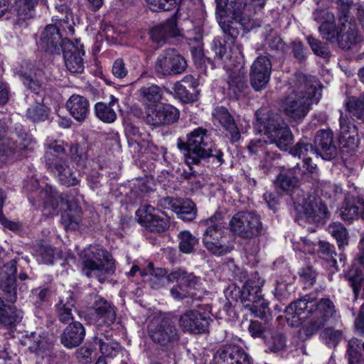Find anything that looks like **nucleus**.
<instances>
[{
    "mask_svg": "<svg viewBox=\"0 0 364 364\" xmlns=\"http://www.w3.org/2000/svg\"><path fill=\"white\" fill-rule=\"evenodd\" d=\"M173 90L176 97L183 102H191L197 100L198 92L196 90L189 88L186 85L176 82L174 85Z\"/></svg>",
    "mask_w": 364,
    "mask_h": 364,
    "instance_id": "44",
    "label": "nucleus"
},
{
    "mask_svg": "<svg viewBox=\"0 0 364 364\" xmlns=\"http://www.w3.org/2000/svg\"><path fill=\"white\" fill-rule=\"evenodd\" d=\"M178 323L183 332L200 334L208 331L209 318L198 311L189 310L181 315Z\"/></svg>",
    "mask_w": 364,
    "mask_h": 364,
    "instance_id": "17",
    "label": "nucleus"
},
{
    "mask_svg": "<svg viewBox=\"0 0 364 364\" xmlns=\"http://www.w3.org/2000/svg\"><path fill=\"white\" fill-rule=\"evenodd\" d=\"M272 63L264 55L257 57L251 66L250 82L256 91L266 87L270 79Z\"/></svg>",
    "mask_w": 364,
    "mask_h": 364,
    "instance_id": "16",
    "label": "nucleus"
},
{
    "mask_svg": "<svg viewBox=\"0 0 364 364\" xmlns=\"http://www.w3.org/2000/svg\"><path fill=\"white\" fill-rule=\"evenodd\" d=\"M160 127L173 124L179 119V112L168 104L160 105Z\"/></svg>",
    "mask_w": 364,
    "mask_h": 364,
    "instance_id": "39",
    "label": "nucleus"
},
{
    "mask_svg": "<svg viewBox=\"0 0 364 364\" xmlns=\"http://www.w3.org/2000/svg\"><path fill=\"white\" fill-rule=\"evenodd\" d=\"M82 272L88 278L103 283L115 271L114 262L109 252L100 245H93L81 252Z\"/></svg>",
    "mask_w": 364,
    "mask_h": 364,
    "instance_id": "3",
    "label": "nucleus"
},
{
    "mask_svg": "<svg viewBox=\"0 0 364 364\" xmlns=\"http://www.w3.org/2000/svg\"><path fill=\"white\" fill-rule=\"evenodd\" d=\"M290 153L294 156L303 157V159L314 154L316 155L315 147H314L313 144L310 143L306 137L301 139L297 142L291 149Z\"/></svg>",
    "mask_w": 364,
    "mask_h": 364,
    "instance_id": "41",
    "label": "nucleus"
},
{
    "mask_svg": "<svg viewBox=\"0 0 364 364\" xmlns=\"http://www.w3.org/2000/svg\"><path fill=\"white\" fill-rule=\"evenodd\" d=\"M339 122V140L341 144L343 146L348 147L352 151L355 150L359 143L357 127L350 123L346 116H343L342 112H341Z\"/></svg>",
    "mask_w": 364,
    "mask_h": 364,
    "instance_id": "24",
    "label": "nucleus"
},
{
    "mask_svg": "<svg viewBox=\"0 0 364 364\" xmlns=\"http://www.w3.org/2000/svg\"><path fill=\"white\" fill-rule=\"evenodd\" d=\"M187 68V62L183 56L174 48L164 50L155 62V72L164 77L179 75Z\"/></svg>",
    "mask_w": 364,
    "mask_h": 364,
    "instance_id": "11",
    "label": "nucleus"
},
{
    "mask_svg": "<svg viewBox=\"0 0 364 364\" xmlns=\"http://www.w3.org/2000/svg\"><path fill=\"white\" fill-rule=\"evenodd\" d=\"M293 199L295 210L299 213H303L309 222L319 223L329 217L327 206L319 197L304 194L302 191H297L296 198Z\"/></svg>",
    "mask_w": 364,
    "mask_h": 364,
    "instance_id": "9",
    "label": "nucleus"
},
{
    "mask_svg": "<svg viewBox=\"0 0 364 364\" xmlns=\"http://www.w3.org/2000/svg\"><path fill=\"white\" fill-rule=\"evenodd\" d=\"M65 40L63 38L60 28L55 25H47L41 33L40 45L46 53L50 55H60L65 47Z\"/></svg>",
    "mask_w": 364,
    "mask_h": 364,
    "instance_id": "14",
    "label": "nucleus"
},
{
    "mask_svg": "<svg viewBox=\"0 0 364 364\" xmlns=\"http://www.w3.org/2000/svg\"><path fill=\"white\" fill-rule=\"evenodd\" d=\"M55 21H58L59 24L60 30L67 32L70 35H73L75 32V29L73 27V18L71 11H69L68 14H65L64 15L60 16L56 15L55 16Z\"/></svg>",
    "mask_w": 364,
    "mask_h": 364,
    "instance_id": "60",
    "label": "nucleus"
},
{
    "mask_svg": "<svg viewBox=\"0 0 364 364\" xmlns=\"http://www.w3.org/2000/svg\"><path fill=\"white\" fill-rule=\"evenodd\" d=\"M66 108L75 120L81 122L87 117L90 103L84 96L73 95L66 102Z\"/></svg>",
    "mask_w": 364,
    "mask_h": 364,
    "instance_id": "28",
    "label": "nucleus"
},
{
    "mask_svg": "<svg viewBox=\"0 0 364 364\" xmlns=\"http://www.w3.org/2000/svg\"><path fill=\"white\" fill-rule=\"evenodd\" d=\"M345 105L350 114L364 122V92L358 97H348Z\"/></svg>",
    "mask_w": 364,
    "mask_h": 364,
    "instance_id": "37",
    "label": "nucleus"
},
{
    "mask_svg": "<svg viewBox=\"0 0 364 364\" xmlns=\"http://www.w3.org/2000/svg\"><path fill=\"white\" fill-rule=\"evenodd\" d=\"M346 277L353 288L355 296L357 297L360 292V284L364 281V268L355 261Z\"/></svg>",
    "mask_w": 364,
    "mask_h": 364,
    "instance_id": "36",
    "label": "nucleus"
},
{
    "mask_svg": "<svg viewBox=\"0 0 364 364\" xmlns=\"http://www.w3.org/2000/svg\"><path fill=\"white\" fill-rule=\"evenodd\" d=\"M288 324L299 326L301 321L306 319V332L313 335L331 322L337 314L336 306L328 298H322L317 302H309L306 298L291 303L285 309Z\"/></svg>",
    "mask_w": 364,
    "mask_h": 364,
    "instance_id": "1",
    "label": "nucleus"
},
{
    "mask_svg": "<svg viewBox=\"0 0 364 364\" xmlns=\"http://www.w3.org/2000/svg\"><path fill=\"white\" fill-rule=\"evenodd\" d=\"M35 256L40 263L53 264L55 257V249L49 244H37L34 249Z\"/></svg>",
    "mask_w": 364,
    "mask_h": 364,
    "instance_id": "38",
    "label": "nucleus"
},
{
    "mask_svg": "<svg viewBox=\"0 0 364 364\" xmlns=\"http://www.w3.org/2000/svg\"><path fill=\"white\" fill-rule=\"evenodd\" d=\"M230 59L234 58L235 63L232 68H229V92L237 94L247 87L246 75L244 69V61L242 50L240 46L235 45L230 48Z\"/></svg>",
    "mask_w": 364,
    "mask_h": 364,
    "instance_id": "12",
    "label": "nucleus"
},
{
    "mask_svg": "<svg viewBox=\"0 0 364 364\" xmlns=\"http://www.w3.org/2000/svg\"><path fill=\"white\" fill-rule=\"evenodd\" d=\"M231 14L232 19L235 22L240 23L242 20V14L247 4L244 0L231 1Z\"/></svg>",
    "mask_w": 364,
    "mask_h": 364,
    "instance_id": "62",
    "label": "nucleus"
},
{
    "mask_svg": "<svg viewBox=\"0 0 364 364\" xmlns=\"http://www.w3.org/2000/svg\"><path fill=\"white\" fill-rule=\"evenodd\" d=\"M229 364H250L249 355L241 347L229 346Z\"/></svg>",
    "mask_w": 364,
    "mask_h": 364,
    "instance_id": "50",
    "label": "nucleus"
},
{
    "mask_svg": "<svg viewBox=\"0 0 364 364\" xmlns=\"http://www.w3.org/2000/svg\"><path fill=\"white\" fill-rule=\"evenodd\" d=\"M36 0H16L15 10L21 19H29L34 16V7Z\"/></svg>",
    "mask_w": 364,
    "mask_h": 364,
    "instance_id": "43",
    "label": "nucleus"
},
{
    "mask_svg": "<svg viewBox=\"0 0 364 364\" xmlns=\"http://www.w3.org/2000/svg\"><path fill=\"white\" fill-rule=\"evenodd\" d=\"M307 42L313 52L318 56L328 58L330 55L328 48L318 39L309 36L306 38Z\"/></svg>",
    "mask_w": 364,
    "mask_h": 364,
    "instance_id": "59",
    "label": "nucleus"
},
{
    "mask_svg": "<svg viewBox=\"0 0 364 364\" xmlns=\"http://www.w3.org/2000/svg\"><path fill=\"white\" fill-rule=\"evenodd\" d=\"M151 341L163 350L172 348L180 339L179 331L174 321L163 315L154 317L147 326Z\"/></svg>",
    "mask_w": 364,
    "mask_h": 364,
    "instance_id": "7",
    "label": "nucleus"
},
{
    "mask_svg": "<svg viewBox=\"0 0 364 364\" xmlns=\"http://www.w3.org/2000/svg\"><path fill=\"white\" fill-rule=\"evenodd\" d=\"M85 328L79 321L70 323L60 334L61 343L71 349L79 346L84 341Z\"/></svg>",
    "mask_w": 364,
    "mask_h": 364,
    "instance_id": "23",
    "label": "nucleus"
},
{
    "mask_svg": "<svg viewBox=\"0 0 364 364\" xmlns=\"http://www.w3.org/2000/svg\"><path fill=\"white\" fill-rule=\"evenodd\" d=\"M298 178L289 173L279 174L275 182L276 187L280 190L289 193L293 191L297 186Z\"/></svg>",
    "mask_w": 364,
    "mask_h": 364,
    "instance_id": "45",
    "label": "nucleus"
},
{
    "mask_svg": "<svg viewBox=\"0 0 364 364\" xmlns=\"http://www.w3.org/2000/svg\"><path fill=\"white\" fill-rule=\"evenodd\" d=\"M260 294V287L255 285L252 281H247L242 285V289L234 284L233 289L230 291L232 298L236 301L240 299L244 306L245 304H248L249 302L252 303Z\"/></svg>",
    "mask_w": 364,
    "mask_h": 364,
    "instance_id": "29",
    "label": "nucleus"
},
{
    "mask_svg": "<svg viewBox=\"0 0 364 364\" xmlns=\"http://www.w3.org/2000/svg\"><path fill=\"white\" fill-rule=\"evenodd\" d=\"M201 224L207 226L202 238L206 249L216 256L225 255L228 252L225 212L218 210Z\"/></svg>",
    "mask_w": 364,
    "mask_h": 364,
    "instance_id": "6",
    "label": "nucleus"
},
{
    "mask_svg": "<svg viewBox=\"0 0 364 364\" xmlns=\"http://www.w3.org/2000/svg\"><path fill=\"white\" fill-rule=\"evenodd\" d=\"M18 139L14 141L15 149L18 154V159L27 156V154L34 151L36 146V141L31 134L23 129L18 130L16 128Z\"/></svg>",
    "mask_w": 364,
    "mask_h": 364,
    "instance_id": "31",
    "label": "nucleus"
},
{
    "mask_svg": "<svg viewBox=\"0 0 364 364\" xmlns=\"http://www.w3.org/2000/svg\"><path fill=\"white\" fill-rule=\"evenodd\" d=\"M93 315L98 325L109 326L116 320V311L112 303L100 296H96L92 307Z\"/></svg>",
    "mask_w": 364,
    "mask_h": 364,
    "instance_id": "21",
    "label": "nucleus"
},
{
    "mask_svg": "<svg viewBox=\"0 0 364 364\" xmlns=\"http://www.w3.org/2000/svg\"><path fill=\"white\" fill-rule=\"evenodd\" d=\"M160 105L156 106H147L144 119L150 126L160 127Z\"/></svg>",
    "mask_w": 364,
    "mask_h": 364,
    "instance_id": "58",
    "label": "nucleus"
},
{
    "mask_svg": "<svg viewBox=\"0 0 364 364\" xmlns=\"http://www.w3.org/2000/svg\"><path fill=\"white\" fill-rule=\"evenodd\" d=\"M56 208L66 206L67 210L64 211L61 215V223L65 229L75 230L78 228L80 218L77 215H75L71 210V203L73 198L68 193H60L55 197Z\"/></svg>",
    "mask_w": 364,
    "mask_h": 364,
    "instance_id": "25",
    "label": "nucleus"
},
{
    "mask_svg": "<svg viewBox=\"0 0 364 364\" xmlns=\"http://www.w3.org/2000/svg\"><path fill=\"white\" fill-rule=\"evenodd\" d=\"M280 155L277 154L270 149L265 151L263 154V158L260 161L259 167L264 173H269L272 169L275 167L277 161L279 159Z\"/></svg>",
    "mask_w": 364,
    "mask_h": 364,
    "instance_id": "53",
    "label": "nucleus"
},
{
    "mask_svg": "<svg viewBox=\"0 0 364 364\" xmlns=\"http://www.w3.org/2000/svg\"><path fill=\"white\" fill-rule=\"evenodd\" d=\"M95 112L97 118L106 123H112L117 119L114 107L105 102H97L95 106Z\"/></svg>",
    "mask_w": 364,
    "mask_h": 364,
    "instance_id": "42",
    "label": "nucleus"
},
{
    "mask_svg": "<svg viewBox=\"0 0 364 364\" xmlns=\"http://www.w3.org/2000/svg\"><path fill=\"white\" fill-rule=\"evenodd\" d=\"M268 302L262 297L261 294L252 303L245 304V307L249 309L255 316L262 318L269 311Z\"/></svg>",
    "mask_w": 364,
    "mask_h": 364,
    "instance_id": "47",
    "label": "nucleus"
},
{
    "mask_svg": "<svg viewBox=\"0 0 364 364\" xmlns=\"http://www.w3.org/2000/svg\"><path fill=\"white\" fill-rule=\"evenodd\" d=\"M26 116L33 122L45 121L48 117L47 108L41 104L34 105L28 109Z\"/></svg>",
    "mask_w": 364,
    "mask_h": 364,
    "instance_id": "56",
    "label": "nucleus"
},
{
    "mask_svg": "<svg viewBox=\"0 0 364 364\" xmlns=\"http://www.w3.org/2000/svg\"><path fill=\"white\" fill-rule=\"evenodd\" d=\"M8 126L4 119H0V166L9 161L18 160V154L15 149V142L9 138H4Z\"/></svg>",
    "mask_w": 364,
    "mask_h": 364,
    "instance_id": "26",
    "label": "nucleus"
},
{
    "mask_svg": "<svg viewBox=\"0 0 364 364\" xmlns=\"http://www.w3.org/2000/svg\"><path fill=\"white\" fill-rule=\"evenodd\" d=\"M321 336L328 346L335 348L343 338V332L341 330L328 327L321 332Z\"/></svg>",
    "mask_w": 364,
    "mask_h": 364,
    "instance_id": "52",
    "label": "nucleus"
},
{
    "mask_svg": "<svg viewBox=\"0 0 364 364\" xmlns=\"http://www.w3.org/2000/svg\"><path fill=\"white\" fill-rule=\"evenodd\" d=\"M137 221L151 232H163L169 228V221L166 215L155 213L151 205H143L136 211Z\"/></svg>",
    "mask_w": 364,
    "mask_h": 364,
    "instance_id": "13",
    "label": "nucleus"
},
{
    "mask_svg": "<svg viewBox=\"0 0 364 364\" xmlns=\"http://www.w3.org/2000/svg\"><path fill=\"white\" fill-rule=\"evenodd\" d=\"M328 232L336 240L338 246L348 245V233L341 223H334L328 226Z\"/></svg>",
    "mask_w": 364,
    "mask_h": 364,
    "instance_id": "48",
    "label": "nucleus"
},
{
    "mask_svg": "<svg viewBox=\"0 0 364 364\" xmlns=\"http://www.w3.org/2000/svg\"><path fill=\"white\" fill-rule=\"evenodd\" d=\"M63 53L65 64L67 69L72 73H82L85 69L82 56L85 55L83 46L79 41L75 43L65 40Z\"/></svg>",
    "mask_w": 364,
    "mask_h": 364,
    "instance_id": "15",
    "label": "nucleus"
},
{
    "mask_svg": "<svg viewBox=\"0 0 364 364\" xmlns=\"http://www.w3.org/2000/svg\"><path fill=\"white\" fill-rule=\"evenodd\" d=\"M1 287L5 294V298L7 301L14 303L16 299V287L15 278L6 277L1 276Z\"/></svg>",
    "mask_w": 364,
    "mask_h": 364,
    "instance_id": "51",
    "label": "nucleus"
},
{
    "mask_svg": "<svg viewBox=\"0 0 364 364\" xmlns=\"http://www.w3.org/2000/svg\"><path fill=\"white\" fill-rule=\"evenodd\" d=\"M112 333L110 331L105 332L98 329L92 338L93 343L99 346L100 350L105 356L112 357L115 355L119 345L112 339Z\"/></svg>",
    "mask_w": 364,
    "mask_h": 364,
    "instance_id": "30",
    "label": "nucleus"
},
{
    "mask_svg": "<svg viewBox=\"0 0 364 364\" xmlns=\"http://www.w3.org/2000/svg\"><path fill=\"white\" fill-rule=\"evenodd\" d=\"M229 230L240 238L251 240L263 233L260 216L253 211H239L229 221Z\"/></svg>",
    "mask_w": 364,
    "mask_h": 364,
    "instance_id": "8",
    "label": "nucleus"
},
{
    "mask_svg": "<svg viewBox=\"0 0 364 364\" xmlns=\"http://www.w3.org/2000/svg\"><path fill=\"white\" fill-rule=\"evenodd\" d=\"M318 31L323 39L331 43L336 42L338 27L336 26L335 16L333 17L332 21L323 22L318 27Z\"/></svg>",
    "mask_w": 364,
    "mask_h": 364,
    "instance_id": "46",
    "label": "nucleus"
},
{
    "mask_svg": "<svg viewBox=\"0 0 364 364\" xmlns=\"http://www.w3.org/2000/svg\"><path fill=\"white\" fill-rule=\"evenodd\" d=\"M70 157L77 165L84 166L87 161V154L78 144L70 146Z\"/></svg>",
    "mask_w": 364,
    "mask_h": 364,
    "instance_id": "61",
    "label": "nucleus"
},
{
    "mask_svg": "<svg viewBox=\"0 0 364 364\" xmlns=\"http://www.w3.org/2000/svg\"><path fill=\"white\" fill-rule=\"evenodd\" d=\"M139 92L141 96L150 102H158L163 96L162 89L154 84L142 87Z\"/></svg>",
    "mask_w": 364,
    "mask_h": 364,
    "instance_id": "49",
    "label": "nucleus"
},
{
    "mask_svg": "<svg viewBox=\"0 0 364 364\" xmlns=\"http://www.w3.org/2000/svg\"><path fill=\"white\" fill-rule=\"evenodd\" d=\"M213 123L217 127L228 130V109L224 106L217 107L212 113Z\"/></svg>",
    "mask_w": 364,
    "mask_h": 364,
    "instance_id": "57",
    "label": "nucleus"
},
{
    "mask_svg": "<svg viewBox=\"0 0 364 364\" xmlns=\"http://www.w3.org/2000/svg\"><path fill=\"white\" fill-rule=\"evenodd\" d=\"M216 3V18L225 34L228 32L227 23V14L228 11L226 7L228 6V0H215Z\"/></svg>",
    "mask_w": 364,
    "mask_h": 364,
    "instance_id": "54",
    "label": "nucleus"
},
{
    "mask_svg": "<svg viewBox=\"0 0 364 364\" xmlns=\"http://www.w3.org/2000/svg\"><path fill=\"white\" fill-rule=\"evenodd\" d=\"M315 150L325 160H331L337 156V147L331 130L322 129L317 132L315 139Z\"/></svg>",
    "mask_w": 364,
    "mask_h": 364,
    "instance_id": "19",
    "label": "nucleus"
},
{
    "mask_svg": "<svg viewBox=\"0 0 364 364\" xmlns=\"http://www.w3.org/2000/svg\"><path fill=\"white\" fill-rule=\"evenodd\" d=\"M65 148L61 143L53 141L47 145L45 153L46 166L55 175L58 181L65 186H74L80 183L75 169L71 166L65 156Z\"/></svg>",
    "mask_w": 364,
    "mask_h": 364,
    "instance_id": "4",
    "label": "nucleus"
},
{
    "mask_svg": "<svg viewBox=\"0 0 364 364\" xmlns=\"http://www.w3.org/2000/svg\"><path fill=\"white\" fill-rule=\"evenodd\" d=\"M267 346L272 352H278L284 348L286 340L282 334L274 333L271 340L266 342Z\"/></svg>",
    "mask_w": 364,
    "mask_h": 364,
    "instance_id": "64",
    "label": "nucleus"
},
{
    "mask_svg": "<svg viewBox=\"0 0 364 364\" xmlns=\"http://www.w3.org/2000/svg\"><path fill=\"white\" fill-rule=\"evenodd\" d=\"M358 41V29L355 21L343 19L338 21L336 42L342 49H349Z\"/></svg>",
    "mask_w": 364,
    "mask_h": 364,
    "instance_id": "22",
    "label": "nucleus"
},
{
    "mask_svg": "<svg viewBox=\"0 0 364 364\" xmlns=\"http://www.w3.org/2000/svg\"><path fill=\"white\" fill-rule=\"evenodd\" d=\"M159 205L164 209H170L184 221H192L196 216V205L190 199L179 200L172 197L162 198Z\"/></svg>",
    "mask_w": 364,
    "mask_h": 364,
    "instance_id": "18",
    "label": "nucleus"
},
{
    "mask_svg": "<svg viewBox=\"0 0 364 364\" xmlns=\"http://www.w3.org/2000/svg\"><path fill=\"white\" fill-rule=\"evenodd\" d=\"M298 85L282 102L284 113L294 120H301L307 114L311 105L318 103L321 96L318 82L314 77L301 75L297 77Z\"/></svg>",
    "mask_w": 364,
    "mask_h": 364,
    "instance_id": "2",
    "label": "nucleus"
},
{
    "mask_svg": "<svg viewBox=\"0 0 364 364\" xmlns=\"http://www.w3.org/2000/svg\"><path fill=\"white\" fill-rule=\"evenodd\" d=\"M179 244L178 247L181 252L189 254L195 250L196 246L198 244V240L189 231H181L178 234Z\"/></svg>",
    "mask_w": 364,
    "mask_h": 364,
    "instance_id": "40",
    "label": "nucleus"
},
{
    "mask_svg": "<svg viewBox=\"0 0 364 364\" xmlns=\"http://www.w3.org/2000/svg\"><path fill=\"white\" fill-rule=\"evenodd\" d=\"M168 282H176L183 286L186 289H194L199 282V278L192 273H188L182 269L173 270L167 275Z\"/></svg>",
    "mask_w": 364,
    "mask_h": 364,
    "instance_id": "33",
    "label": "nucleus"
},
{
    "mask_svg": "<svg viewBox=\"0 0 364 364\" xmlns=\"http://www.w3.org/2000/svg\"><path fill=\"white\" fill-rule=\"evenodd\" d=\"M178 9L173 16L168 18L164 23L154 26L150 31L151 40L156 43H164L166 41L171 37H174L178 34L176 15Z\"/></svg>",
    "mask_w": 364,
    "mask_h": 364,
    "instance_id": "27",
    "label": "nucleus"
},
{
    "mask_svg": "<svg viewBox=\"0 0 364 364\" xmlns=\"http://www.w3.org/2000/svg\"><path fill=\"white\" fill-rule=\"evenodd\" d=\"M227 40L226 36L223 37H215L213 41L212 49L215 54V60L221 62L223 65V68H226V65L223 60V57L227 53L226 48Z\"/></svg>",
    "mask_w": 364,
    "mask_h": 364,
    "instance_id": "55",
    "label": "nucleus"
},
{
    "mask_svg": "<svg viewBox=\"0 0 364 364\" xmlns=\"http://www.w3.org/2000/svg\"><path fill=\"white\" fill-rule=\"evenodd\" d=\"M167 272L164 268H154V264L149 262L144 271H141V276L149 275V283L151 289H159L165 285Z\"/></svg>",
    "mask_w": 364,
    "mask_h": 364,
    "instance_id": "32",
    "label": "nucleus"
},
{
    "mask_svg": "<svg viewBox=\"0 0 364 364\" xmlns=\"http://www.w3.org/2000/svg\"><path fill=\"white\" fill-rule=\"evenodd\" d=\"M340 215L349 223L360 217L364 219V198L360 196L347 194L340 208Z\"/></svg>",
    "mask_w": 364,
    "mask_h": 364,
    "instance_id": "20",
    "label": "nucleus"
},
{
    "mask_svg": "<svg viewBox=\"0 0 364 364\" xmlns=\"http://www.w3.org/2000/svg\"><path fill=\"white\" fill-rule=\"evenodd\" d=\"M265 134L282 151H287L293 143V134L283 119L272 114L266 120Z\"/></svg>",
    "mask_w": 364,
    "mask_h": 364,
    "instance_id": "10",
    "label": "nucleus"
},
{
    "mask_svg": "<svg viewBox=\"0 0 364 364\" xmlns=\"http://www.w3.org/2000/svg\"><path fill=\"white\" fill-rule=\"evenodd\" d=\"M23 318V312L15 306L0 304V323L7 326H12L19 323Z\"/></svg>",
    "mask_w": 364,
    "mask_h": 364,
    "instance_id": "34",
    "label": "nucleus"
},
{
    "mask_svg": "<svg viewBox=\"0 0 364 364\" xmlns=\"http://www.w3.org/2000/svg\"><path fill=\"white\" fill-rule=\"evenodd\" d=\"M337 4L338 9V20L349 19L350 11L355 3H353V0H338Z\"/></svg>",
    "mask_w": 364,
    "mask_h": 364,
    "instance_id": "63",
    "label": "nucleus"
},
{
    "mask_svg": "<svg viewBox=\"0 0 364 364\" xmlns=\"http://www.w3.org/2000/svg\"><path fill=\"white\" fill-rule=\"evenodd\" d=\"M177 146L184 151L187 165L198 164L202 159L213 156L212 140L208 131L198 127L187 134L186 141L178 139Z\"/></svg>",
    "mask_w": 364,
    "mask_h": 364,
    "instance_id": "5",
    "label": "nucleus"
},
{
    "mask_svg": "<svg viewBox=\"0 0 364 364\" xmlns=\"http://www.w3.org/2000/svg\"><path fill=\"white\" fill-rule=\"evenodd\" d=\"M74 305L75 301L72 293H69L66 297L60 299L59 302L55 305V308L58 318L60 322L65 323L73 320L72 310Z\"/></svg>",
    "mask_w": 364,
    "mask_h": 364,
    "instance_id": "35",
    "label": "nucleus"
}]
</instances>
